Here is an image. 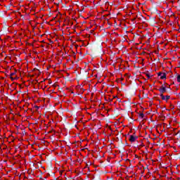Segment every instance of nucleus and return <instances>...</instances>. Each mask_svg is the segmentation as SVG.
I'll use <instances>...</instances> for the list:
<instances>
[{"label": "nucleus", "mask_w": 180, "mask_h": 180, "mask_svg": "<svg viewBox=\"0 0 180 180\" xmlns=\"http://www.w3.org/2000/svg\"><path fill=\"white\" fill-rule=\"evenodd\" d=\"M91 33H94V30H91Z\"/></svg>", "instance_id": "15"}, {"label": "nucleus", "mask_w": 180, "mask_h": 180, "mask_svg": "<svg viewBox=\"0 0 180 180\" xmlns=\"http://www.w3.org/2000/svg\"><path fill=\"white\" fill-rule=\"evenodd\" d=\"M165 101H168V99H169V98H171V96H165Z\"/></svg>", "instance_id": "7"}, {"label": "nucleus", "mask_w": 180, "mask_h": 180, "mask_svg": "<svg viewBox=\"0 0 180 180\" xmlns=\"http://www.w3.org/2000/svg\"><path fill=\"white\" fill-rule=\"evenodd\" d=\"M41 47H44V46L41 45Z\"/></svg>", "instance_id": "17"}, {"label": "nucleus", "mask_w": 180, "mask_h": 180, "mask_svg": "<svg viewBox=\"0 0 180 180\" xmlns=\"http://www.w3.org/2000/svg\"><path fill=\"white\" fill-rule=\"evenodd\" d=\"M35 108H36L37 109H39V106H35Z\"/></svg>", "instance_id": "13"}, {"label": "nucleus", "mask_w": 180, "mask_h": 180, "mask_svg": "<svg viewBox=\"0 0 180 180\" xmlns=\"http://www.w3.org/2000/svg\"><path fill=\"white\" fill-rule=\"evenodd\" d=\"M49 84H51V80H49Z\"/></svg>", "instance_id": "16"}, {"label": "nucleus", "mask_w": 180, "mask_h": 180, "mask_svg": "<svg viewBox=\"0 0 180 180\" xmlns=\"http://www.w3.org/2000/svg\"><path fill=\"white\" fill-rule=\"evenodd\" d=\"M146 76L148 77V79L151 78V77L150 76V75L148 73L146 74Z\"/></svg>", "instance_id": "10"}, {"label": "nucleus", "mask_w": 180, "mask_h": 180, "mask_svg": "<svg viewBox=\"0 0 180 180\" xmlns=\"http://www.w3.org/2000/svg\"><path fill=\"white\" fill-rule=\"evenodd\" d=\"M177 75V82H180V75L176 74Z\"/></svg>", "instance_id": "6"}, {"label": "nucleus", "mask_w": 180, "mask_h": 180, "mask_svg": "<svg viewBox=\"0 0 180 180\" xmlns=\"http://www.w3.org/2000/svg\"><path fill=\"white\" fill-rule=\"evenodd\" d=\"M160 88H167V86H165V84H162V86H160Z\"/></svg>", "instance_id": "9"}, {"label": "nucleus", "mask_w": 180, "mask_h": 180, "mask_svg": "<svg viewBox=\"0 0 180 180\" xmlns=\"http://www.w3.org/2000/svg\"><path fill=\"white\" fill-rule=\"evenodd\" d=\"M160 94H164L165 92H167V87H160L158 89Z\"/></svg>", "instance_id": "2"}, {"label": "nucleus", "mask_w": 180, "mask_h": 180, "mask_svg": "<svg viewBox=\"0 0 180 180\" xmlns=\"http://www.w3.org/2000/svg\"><path fill=\"white\" fill-rule=\"evenodd\" d=\"M162 75V72H160L158 73V77H161Z\"/></svg>", "instance_id": "8"}, {"label": "nucleus", "mask_w": 180, "mask_h": 180, "mask_svg": "<svg viewBox=\"0 0 180 180\" xmlns=\"http://www.w3.org/2000/svg\"><path fill=\"white\" fill-rule=\"evenodd\" d=\"M167 78V74L165 72L162 73V76H160V79H165Z\"/></svg>", "instance_id": "3"}, {"label": "nucleus", "mask_w": 180, "mask_h": 180, "mask_svg": "<svg viewBox=\"0 0 180 180\" xmlns=\"http://www.w3.org/2000/svg\"><path fill=\"white\" fill-rule=\"evenodd\" d=\"M137 139H139V136H133L131 135L130 138H129V141H131V143H134V141H136V140H137Z\"/></svg>", "instance_id": "1"}, {"label": "nucleus", "mask_w": 180, "mask_h": 180, "mask_svg": "<svg viewBox=\"0 0 180 180\" xmlns=\"http://www.w3.org/2000/svg\"><path fill=\"white\" fill-rule=\"evenodd\" d=\"M132 20H133V21H134V20H136V18H134Z\"/></svg>", "instance_id": "14"}, {"label": "nucleus", "mask_w": 180, "mask_h": 180, "mask_svg": "<svg viewBox=\"0 0 180 180\" xmlns=\"http://www.w3.org/2000/svg\"><path fill=\"white\" fill-rule=\"evenodd\" d=\"M13 75H15V72H13V73H11V74L10 75L11 77H12V76H13Z\"/></svg>", "instance_id": "11"}, {"label": "nucleus", "mask_w": 180, "mask_h": 180, "mask_svg": "<svg viewBox=\"0 0 180 180\" xmlns=\"http://www.w3.org/2000/svg\"><path fill=\"white\" fill-rule=\"evenodd\" d=\"M160 96V97L162 98V101H165V96H164V94H159Z\"/></svg>", "instance_id": "4"}, {"label": "nucleus", "mask_w": 180, "mask_h": 180, "mask_svg": "<svg viewBox=\"0 0 180 180\" xmlns=\"http://www.w3.org/2000/svg\"><path fill=\"white\" fill-rule=\"evenodd\" d=\"M139 117H141V119H144V114L143 112L140 113Z\"/></svg>", "instance_id": "5"}, {"label": "nucleus", "mask_w": 180, "mask_h": 180, "mask_svg": "<svg viewBox=\"0 0 180 180\" xmlns=\"http://www.w3.org/2000/svg\"><path fill=\"white\" fill-rule=\"evenodd\" d=\"M11 79L12 81H13L15 79H13V77H11Z\"/></svg>", "instance_id": "12"}]
</instances>
